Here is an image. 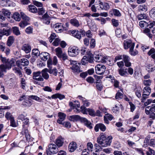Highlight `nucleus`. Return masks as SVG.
I'll use <instances>...</instances> for the list:
<instances>
[{
	"instance_id": "5",
	"label": "nucleus",
	"mask_w": 155,
	"mask_h": 155,
	"mask_svg": "<svg viewBox=\"0 0 155 155\" xmlns=\"http://www.w3.org/2000/svg\"><path fill=\"white\" fill-rule=\"evenodd\" d=\"M48 150L47 151L49 152L51 154H55L58 152L59 150L58 147L54 144H50L48 145Z\"/></svg>"
},
{
	"instance_id": "19",
	"label": "nucleus",
	"mask_w": 155,
	"mask_h": 155,
	"mask_svg": "<svg viewBox=\"0 0 155 155\" xmlns=\"http://www.w3.org/2000/svg\"><path fill=\"white\" fill-rule=\"evenodd\" d=\"M41 59L44 61H46L50 58L49 54L46 52H42L40 54Z\"/></svg>"
},
{
	"instance_id": "62",
	"label": "nucleus",
	"mask_w": 155,
	"mask_h": 155,
	"mask_svg": "<svg viewBox=\"0 0 155 155\" xmlns=\"http://www.w3.org/2000/svg\"><path fill=\"white\" fill-rule=\"evenodd\" d=\"M10 121V126L13 127H15L17 126V124L15 121L14 118L11 120Z\"/></svg>"
},
{
	"instance_id": "15",
	"label": "nucleus",
	"mask_w": 155,
	"mask_h": 155,
	"mask_svg": "<svg viewBox=\"0 0 155 155\" xmlns=\"http://www.w3.org/2000/svg\"><path fill=\"white\" fill-rule=\"evenodd\" d=\"M23 129L21 132V134L22 135H25L26 138V140L29 141L30 139V136L29 135L28 130L27 129H25V126L24 125H23Z\"/></svg>"
},
{
	"instance_id": "33",
	"label": "nucleus",
	"mask_w": 155,
	"mask_h": 155,
	"mask_svg": "<svg viewBox=\"0 0 155 155\" xmlns=\"http://www.w3.org/2000/svg\"><path fill=\"white\" fill-rule=\"evenodd\" d=\"M12 30L13 34L16 36L19 35H21V32L18 27L14 26L12 28Z\"/></svg>"
},
{
	"instance_id": "11",
	"label": "nucleus",
	"mask_w": 155,
	"mask_h": 155,
	"mask_svg": "<svg viewBox=\"0 0 155 155\" xmlns=\"http://www.w3.org/2000/svg\"><path fill=\"white\" fill-rule=\"evenodd\" d=\"M41 73L40 71L33 72V78L34 80L37 81H43L44 79L41 76Z\"/></svg>"
},
{
	"instance_id": "2",
	"label": "nucleus",
	"mask_w": 155,
	"mask_h": 155,
	"mask_svg": "<svg viewBox=\"0 0 155 155\" xmlns=\"http://www.w3.org/2000/svg\"><path fill=\"white\" fill-rule=\"evenodd\" d=\"M87 56H84L81 59V62L83 65H85L88 62L92 63L93 62V54L90 51L86 52Z\"/></svg>"
},
{
	"instance_id": "4",
	"label": "nucleus",
	"mask_w": 155,
	"mask_h": 155,
	"mask_svg": "<svg viewBox=\"0 0 155 155\" xmlns=\"http://www.w3.org/2000/svg\"><path fill=\"white\" fill-rule=\"evenodd\" d=\"M80 52V50L76 47H70L68 49V53L70 56L75 57Z\"/></svg>"
},
{
	"instance_id": "41",
	"label": "nucleus",
	"mask_w": 155,
	"mask_h": 155,
	"mask_svg": "<svg viewBox=\"0 0 155 155\" xmlns=\"http://www.w3.org/2000/svg\"><path fill=\"white\" fill-rule=\"evenodd\" d=\"M151 92V88L150 87L146 86L143 90V94H147L150 95Z\"/></svg>"
},
{
	"instance_id": "6",
	"label": "nucleus",
	"mask_w": 155,
	"mask_h": 155,
	"mask_svg": "<svg viewBox=\"0 0 155 155\" xmlns=\"http://www.w3.org/2000/svg\"><path fill=\"white\" fill-rule=\"evenodd\" d=\"M112 139V136H109L106 140L99 141L98 143L103 147H107L110 145Z\"/></svg>"
},
{
	"instance_id": "57",
	"label": "nucleus",
	"mask_w": 155,
	"mask_h": 155,
	"mask_svg": "<svg viewBox=\"0 0 155 155\" xmlns=\"http://www.w3.org/2000/svg\"><path fill=\"white\" fill-rule=\"evenodd\" d=\"M123 97V94L122 93L118 92L116 94L115 98L116 99L119 100L122 99Z\"/></svg>"
},
{
	"instance_id": "50",
	"label": "nucleus",
	"mask_w": 155,
	"mask_h": 155,
	"mask_svg": "<svg viewBox=\"0 0 155 155\" xmlns=\"http://www.w3.org/2000/svg\"><path fill=\"white\" fill-rule=\"evenodd\" d=\"M87 151H92L93 148V145L91 142H88L87 143Z\"/></svg>"
},
{
	"instance_id": "45",
	"label": "nucleus",
	"mask_w": 155,
	"mask_h": 155,
	"mask_svg": "<svg viewBox=\"0 0 155 155\" xmlns=\"http://www.w3.org/2000/svg\"><path fill=\"white\" fill-rule=\"evenodd\" d=\"M103 60V63H107L108 64L110 62V58L109 57L104 56Z\"/></svg>"
},
{
	"instance_id": "1",
	"label": "nucleus",
	"mask_w": 155,
	"mask_h": 155,
	"mask_svg": "<svg viewBox=\"0 0 155 155\" xmlns=\"http://www.w3.org/2000/svg\"><path fill=\"white\" fill-rule=\"evenodd\" d=\"M66 62H68V63L70 64L71 66L70 68L72 71L75 74H77L82 72V71L80 69V66L79 63L76 61L68 60Z\"/></svg>"
},
{
	"instance_id": "24",
	"label": "nucleus",
	"mask_w": 155,
	"mask_h": 155,
	"mask_svg": "<svg viewBox=\"0 0 155 155\" xmlns=\"http://www.w3.org/2000/svg\"><path fill=\"white\" fill-rule=\"evenodd\" d=\"M78 97L80 100L82 101L83 104L84 106L86 107H88L90 105V102L85 98L82 97L81 96H78Z\"/></svg>"
},
{
	"instance_id": "36",
	"label": "nucleus",
	"mask_w": 155,
	"mask_h": 155,
	"mask_svg": "<svg viewBox=\"0 0 155 155\" xmlns=\"http://www.w3.org/2000/svg\"><path fill=\"white\" fill-rule=\"evenodd\" d=\"M40 54L37 49L34 48L32 50L31 55L33 57H37L39 55L40 56Z\"/></svg>"
},
{
	"instance_id": "64",
	"label": "nucleus",
	"mask_w": 155,
	"mask_h": 155,
	"mask_svg": "<svg viewBox=\"0 0 155 155\" xmlns=\"http://www.w3.org/2000/svg\"><path fill=\"white\" fill-rule=\"evenodd\" d=\"M116 36L118 37H120L121 36V30L120 28H117L115 31Z\"/></svg>"
},
{
	"instance_id": "29",
	"label": "nucleus",
	"mask_w": 155,
	"mask_h": 155,
	"mask_svg": "<svg viewBox=\"0 0 155 155\" xmlns=\"http://www.w3.org/2000/svg\"><path fill=\"white\" fill-rule=\"evenodd\" d=\"M82 117H81L78 115H73L69 116V120L71 121H78L79 120H81Z\"/></svg>"
},
{
	"instance_id": "12",
	"label": "nucleus",
	"mask_w": 155,
	"mask_h": 155,
	"mask_svg": "<svg viewBox=\"0 0 155 155\" xmlns=\"http://www.w3.org/2000/svg\"><path fill=\"white\" fill-rule=\"evenodd\" d=\"M81 121L89 129H91L93 128V125L92 123L90 121H89L86 118L82 117L81 119Z\"/></svg>"
},
{
	"instance_id": "20",
	"label": "nucleus",
	"mask_w": 155,
	"mask_h": 155,
	"mask_svg": "<svg viewBox=\"0 0 155 155\" xmlns=\"http://www.w3.org/2000/svg\"><path fill=\"white\" fill-rule=\"evenodd\" d=\"M21 49L24 51L26 53H29L31 50L30 45L28 44L24 45L21 48Z\"/></svg>"
},
{
	"instance_id": "14",
	"label": "nucleus",
	"mask_w": 155,
	"mask_h": 155,
	"mask_svg": "<svg viewBox=\"0 0 155 155\" xmlns=\"http://www.w3.org/2000/svg\"><path fill=\"white\" fill-rule=\"evenodd\" d=\"M64 139L61 137H58L56 140L55 143L58 147L62 146L64 143Z\"/></svg>"
},
{
	"instance_id": "56",
	"label": "nucleus",
	"mask_w": 155,
	"mask_h": 155,
	"mask_svg": "<svg viewBox=\"0 0 155 155\" xmlns=\"http://www.w3.org/2000/svg\"><path fill=\"white\" fill-rule=\"evenodd\" d=\"M29 98H31L39 102H41V99L37 96L31 95L28 96Z\"/></svg>"
},
{
	"instance_id": "18",
	"label": "nucleus",
	"mask_w": 155,
	"mask_h": 155,
	"mask_svg": "<svg viewBox=\"0 0 155 155\" xmlns=\"http://www.w3.org/2000/svg\"><path fill=\"white\" fill-rule=\"evenodd\" d=\"M74 102L75 103L74 104L72 102H70L69 105L73 107L74 109H75L76 110V113H78L80 112L79 110H78L77 108L80 107V104L78 101H74Z\"/></svg>"
},
{
	"instance_id": "58",
	"label": "nucleus",
	"mask_w": 155,
	"mask_h": 155,
	"mask_svg": "<svg viewBox=\"0 0 155 155\" xmlns=\"http://www.w3.org/2000/svg\"><path fill=\"white\" fill-rule=\"evenodd\" d=\"M2 15H4L5 16H10V12L9 11L5 9H3L2 10Z\"/></svg>"
},
{
	"instance_id": "43",
	"label": "nucleus",
	"mask_w": 155,
	"mask_h": 155,
	"mask_svg": "<svg viewBox=\"0 0 155 155\" xmlns=\"http://www.w3.org/2000/svg\"><path fill=\"white\" fill-rule=\"evenodd\" d=\"M48 72L50 74L56 76L58 74L57 69L56 68L53 69H50L48 70Z\"/></svg>"
},
{
	"instance_id": "22",
	"label": "nucleus",
	"mask_w": 155,
	"mask_h": 155,
	"mask_svg": "<svg viewBox=\"0 0 155 155\" xmlns=\"http://www.w3.org/2000/svg\"><path fill=\"white\" fill-rule=\"evenodd\" d=\"M28 10L31 12L35 13L38 12L37 8L34 5H30L28 6Z\"/></svg>"
},
{
	"instance_id": "28",
	"label": "nucleus",
	"mask_w": 155,
	"mask_h": 155,
	"mask_svg": "<svg viewBox=\"0 0 155 155\" xmlns=\"http://www.w3.org/2000/svg\"><path fill=\"white\" fill-rule=\"evenodd\" d=\"M103 56L101 55L97 54L95 55L93 58L94 57V60L97 62L102 63Z\"/></svg>"
},
{
	"instance_id": "34",
	"label": "nucleus",
	"mask_w": 155,
	"mask_h": 155,
	"mask_svg": "<svg viewBox=\"0 0 155 155\" xmlns=\"http://www.w3.org/2000/svg\"><path fill=\"white\" fill-rule=\"evenodd\" d=\"M119 74L121 76L124 77H127L128 74L126 71V69L125 70L124 69H120L118 70Z\"/></svg>"
},
{
	"instance_id": "3",
	"label": "nucleus",
	"mask_w": 155,
	"mask_h": 155,
	"mask_svg": "<svg viewBox=\"0 0 155 155\" xmlns=\"http://www.w3.org/2000/svg\"><path fill=\"white\" fill-rule=\"evenodd\" d=\"M15 60L14 58H12L10 60H8L5 64L1 65V68L4 70L5 69H9L12 66L15 65Z\"/></svg>"
},
{
	"instance_id": "46",
	"label": "nucleus",
	"mask_w": 155,
	"mask_h": 155,
	"mask_svg": "<svg viewBox=\"0 0 155 155\" xmlns=\"http://www.w3.org/2000/svg\"><path fill=\"white\" fill-rule=\"evenodd\" d=\"M146 69L149 72H151L154 71L155 68L153 65L149 64L147 66Z\"/></svg>"
},
{
	"instance_id": "39",
	"label": "nucleus",
	"mask_w": 155,
	"mask_h": 155,
	"mask_svg": "<svg viewBox=\"0 0 155 155\" xmlns=\"http://www.w3.org/2000/svg\"><path fill=\"white\" fill-rule=\"evenodd\" d=\"M13 70L15 73L18 74L20 77H21L22 76V74L19 68L14 67L13 68Z\"/></svg>"
},
{
	"instance_id": "52",
	"label": "nucleus",
	"mask_w": 155,
	"mask_h": 155,
	"mask_svg": "<svg viewBox=\"0 0 155 155\" xmlns=\"http://www.w3.org/2000/svg\"><path fill=\"white\" fill-rule=\"evenodd\" d=\"M20 14L21 15L22 18L24 20L29 21L30 20L29 18L23 12H20Z\"/></svg>"
},
{
	"instance_id": "59",
	"label": "nucleus",
	"mask_w": 155,
	"mask_h": 155,
	"mask_svg": "<svg viewBox=\"0 0 155 155\" xmlns=\"http://www.w3.org/2000/svg\"><path fill=\"white\" fill-rule=\"evenodd\" d=\"M150 13L151 17L155 19V7L151 9Z\"/></svg>"
},
{
	"instance_id": "55",
	"label": "nucleus",
	"mask_w": 155,
	"mask_h": 155,
	"mask_svg": "<svg viewBox=\"0 0 155 155\" xmlns=\"http://www.w3.org/2000/svg\"><path fill=\"white\" fill-rule=\"evenodd\" d=\"M114 84V87L116 88H117L119 87V82L115 79H113L112 81H111Z\"/></svg>"
},
{
	"instance_id": "21",
	"label": "nucleus",
	"mask_w": 155,
	"mask_h": 155,
	"mask_svg": "<svg viewBox=\"0 0 155 155\" xmlns=\"http://www.w3.org/2000/svg\"><path fill=\"white\" fill-rule=\"evenodd\" d=\"M109 13L111 15H114L115 16L120 17L121 16V14L119 10L113 9Z\"/></svg>"
},
{
	"instance_id": "47",
	"label": "nucleus",
	"mask_w": 155,
	"mask_h": 155,
	"mask_svg": "<svg viewBox=\"0 0 155 155\" xmlns=\"http://www.w3.org/2000/svg\"><path fill=\"white\" fill-rule=\"evenodd\" d=\"M134 48H130L129 51V53L130 55L135 56L138 54V51L136 50H134Z\"/></svg>"
},
{
	"instance_id": "8",
	"label": "nucleus",
	"mask_w": 155,
	"mask_h": 155,
	"mask_svg": "<svg viewBox=\"0 0 155 155\" xmlns=\"http://www.w3.org/2000/svg\"><path fill=\"white\" fill-rule=\"evenodd\" d=\"M99 3L97 8L98 10H105L108 9L110 7L108 3L105 2H102L99 1Z\"/></svg>"
},
{
	"instance_id": "63",
	"label": "nucleus",
	"mask_w": 155,
	"mask_h": 155,
	"mask_svg": "<svg viewBox=\"0 0 155 155\" xmlns=\"http://www.w3.org/2000/svg\"><path fill=\"white\" fill-rule=\"evenodd\" d=\"M60 42V39L58 38H57L55 39L52 44L53 45L57 46L58 45Z\"/></svg>"
},
{
	"instance_id": "53",
	"label": "nucleus",
	"mask_w": 155,
	"mask_h": 155,
	"mask_svg": "<svg viewBox=\"0 0 155 155\" xmlns=\"http://www.w3.org/2000/svg\"><path fill=\"white\" fill-rule=\"evenodd\" d=\"M88 109H87L84 106H82L81 107V112L84 114H87L88 113Z\"/></svg>"
},
{
	"instance_id": "51",
	"label": "nucleus",
	"mask_w": 155,
	"mask_h": 155,
	"mask_svg": "<svg viewBox=\"0 0 155 155\" xmlns=\"http://www.w3.org/2000/svg\"><path fill=\"white\" fill-rule=\"evenodd\" d=\"M143 83L144 85L148 87L151 85V81L150 79L144 80L143 81Z\"/></svg>"
},
{
	"instance_id": "61",
	"label": "nucleus",
	"mask_w": 155,
	"mask_h": 155,
	"mask_svg": "<svg viewBox=\"0 0 155 155\" xmlns=\"http://www.w3.org/2000/svg\"><path fill=\"white\" fill-rule=\"evenodd\" d=\"M96 83L97 88L99 91H101L102 89L103 85L101 83H100L98 82H96Z\"/></svg>"
},
{
	"instance_id": "23",
	"label": "nucleus",
	"mask_w": 155,
	"mask_h": 155,
	"mask_svg": "<svg viewBox=\"0 0 155 155\" xmlns=\"http://www.w3.org/2000/svg\"><path fill=\"white\" fill-rule=\"evenodd\" d=\"M56 54L59 58H61L62 54L64 53L63 52L62 50L60 47H58L55 49Z\"/></svg>"
},
{
	"instance_id": "25",
	"label": "nucleus",
	"mask_w": 155,
	"mask_h": 155,
	"mask_svg": "<svg viewBox=\"0 0 155 155\" xmlns=\"http://www.w3.org/2000/svg\"><path fill=\"white\" fill-rule=\"evenodd\" d=\"M48 69L45 68L42 71V75L43 78L45 79H48L49 78V75L47 72H48Z\"/></svg>"
},
{
	"instance_id": "49",
	"label": "nucleus",
	"mask_w": 155,
	"mask_h": 155,
	"mask_svg": "<svg viewBox=\"0 0 155 155\" xmlns=\"http://www.w3.org/2000/svg\"><path fill=\"white\" fill-rule=\"evenodd\" d=\"M13 18L16 21H19L21 20V18L20 17V14L19 13H15L13 15Z\"/></svg>"
},
{
	"instance_id": "35",
	"label": "nucleus",
	"mask_w": 155,
	"mask_h": 155,
	"mask_svg": "<svg viewBox=\"0 0 155 155\" xmlns=\"http://www.w3.org/2000/svg\"><path fill=\"white\" fill-rule=\"evenodd\" d=\"M137 18L139 20L143 19L147 20L148 19V16L146 14H140L137 15Z\"/></svg>"
},
{
	"instance_id": "32",
	"label": "nucleus",
	"mask_w": 155,
	"mask_h": 155,
	"mask_svg": "<svg viewBox=\"0 0 155 155\" xmlns=\"http://www.w3.org/2000/svg\"><path fill=\"white\" fill-rule=\"evenodd\" d=\"M22 104L26 107H30L31 104L32 103L30 101V98L28 97V98H26L25 99L24 101L22 102Z\"/></svg>"
},
{
	"instance_id": "10",
	"label": "nucleus",
	"mask_w": 155,
	"mask_h": 155,
	"mask_svg": "<svg viewBox=\"0 0 155 155\" xmlns=\"http://www.w3.org/2000/svg\"><path fill=\"white\" fill-rule=\"evenodd\" d=\"M51 18V17L48 15V12H46L42 16L41 18V20L44 23L48 25L50 22V20Z\"/></svg>"
},
{
	"instance_id": "42",
	"label": "nucleus",
	"mask_w": 155,
	"mask_h": 155,
	"mask_svg": "<svg viewBox=\"0 0 155 155\" xmlns=\"http://www.w3.org/2000/svg\"><path fill=\"white\" fill-rule=\"evenodd\" d=\"M5 117L7 120H9L14 118L12 114L9 112H7L5 113Z\"/></svg>"
},
{
	"instance_id": "26",
	"label": "nucleus",
	"mask_w": 155,
	"mask_h": 155,
	"mask_svg": "<svg viewBox=\"0 0 155 155\" xmlns=\"http://www.w3.org/2000/svg\"><path fill=\"white\" fill-rule=\"evenodd\" d=\"M10 35V33L9 30L7 29H5L4 28L3 29L0 30V38H1L4 35L7 36Z\"/></svg>"
},
{
	"instance_id": "30",
	"label": "nucleus",
	"mask_w": 155,
	"mask_h": 155,
	"mask_svg": "<svg viewBox=\"0 0 155 155\" xmlns=\"http://www.w3.org/2000/svg\"><path fill=\"white\" fill-rule=\"evenodd\" d=\"M70 23L72 25L76 27H78L80 25L78 21L75 18L71 19L70 20Z\"/></svg>"
},
{
	"instance_id": "60",
	"label": "nucleus",
	"mask_w": 155,
	"mask_h": 155,
	"mask_svg": "<svg viewBox=\"0 0 155 155\" xmlns=\"http://www.w3.org/2000/svg\"><path fill=\"white\" fill-rule=\"evenodd\" d=\"M45 10L43 8H39L38 10V13L39 15H42L45 13Z\"/></svg>"
},
{
	"instance_id": "13",
	"label": "nucleus",
	"mask_w": 155,
	"mask_h": 155,
	"mask_svg": "<svg viewBox=\"0 0 155 155\" xmlns=\"http://www.w3.org/2000/svg\"><path fill=\"white\" fill-rule=\"evenodd\" d=\"M66 115L62 112H59L58 114V119L57 121L58 123L60 124H62L63 121L65 120Z\"/></svg>"
},
{
	"instance_id": "38",
	"label": "nucleus",
	"mask_w": 155,
	"mask_h": 155,
	"mask_svg": "<svg viewBox=\"0 0 155 155\" xmlns=\"http://www.w3.org/2000/svg\"><path fill=\"white\" fill-rule=\"evenodd\" d=\"M14 39L13 36H10L8 37L7 45L9 46H10L14 42Z\"/></svg>"
},
{
	"instance_id": "7",
	"label": "nucleus",
	"mask_w": 155,
	"mask_h": 155,
	"mask_svg": "<svg viewBox=\"0 0 155 155\" xmlns=\"http://www.w3.org/2000/svg\"><path fill=\"white\" fill-rule=\"evenodd\" d=\"M106 67L103 65L98 64L95 67L96 73L98 74H102L104 72Z\"/></svg>"
},
{
	"instance_id": "16",
	"label": "nucleus",
	"mask_w": 155,
	"mask_h": 155,
	"mask_svg": "<svg viewBox=\"0 0 155 155\" xmlns=\"http://www.w3.org/2000/svg\"><path fill=\"white\" fill-rule=\"evenodd\" d=\"M55 30L58 33L61 32L64 29V27L62 24L60 23H58L55 25L54 26Z\"/></svg>"
},
{
	"instance_id": "17",
	"label": "nucleus",
	"mask_w": 155,
	"mask_h": 155,
	"mask_svg": "<svg viewBox=\"0 0 155 155\" xmlns=\"http://www.w3.org/2000/svg\"><path fill=\"white\" fill-rule=\"evenodd\" d=\"M77 147L76 143L74 141L70 143L68 146V150L70 152H72L75 151Z\"/></svg>"
},
{
	"instance_id": "54",
	"label": "nucleus",
	"mask_w": 155,
	"mask_h": 155,
	"mask_svg": "<svg viewBox=\"0 0 155 155\" xmlns=\"http://www.w3.org/2000/svg\"><path fill=\"white\" fill-rule=\"evenodd\" d=\"M150 30L148 28L145 29L143 31L144 33L146 34L150 38H151L152 37V35L150 33Z\"/></svg>"
},
{
	"instance_id": "44",
	"label": "nucleus",
	"mask_w": 155,
	"mask_h": 155,
	"mask_svg": "<svg viewBox=\"0 0 155 155\" xmlns=\"http://www.w3.org/2000/svg\"><path fill=\"white\" fill-rule=\"evenodd\" d=\"M147 7L145 5H140L138 6V10L140 12H145L147 10Z\"/></svg>"
},
{
	"instance_id": "48",
	"label": "nucleus",
	"mask_w": 155,
	"mask_h": 155,
	"mask_svg": "<svg viewBox=\"0 0 155 155\" xmlns=\"http://www.w3.org/2000/svg\"><path fill=\"white\" fill-rule=\"evenodd\" d=\"M106 139H107V138L105 134H101L100 135V137L99 138H97V143H98L99 141H102L106 140Z\"/></svg>"
},
{
	"instance_id": "40",
	"label": "nucleus",
	"mask_w": 155,
	"mask_h": 155,
	"mask_svg": "<svg viewBox=\"0 0 155 155\" xmlns=\"http://www.w3.org/2000/svg\"><path fill=\"white\" fill-rule=\"evenodd\" d=\"M28 21L26 20H24L21 21V22L19 23V25L20 27L23 28L29 24L28 22Z\"/></svg>"
},
{
	"instance_id": "9",
	"label": "nucleus",
	"mask_w": 155,
	"mask_h": 155,
	"mask_svg": "<svg viewBox=\"0 0 155 155\" xmlns=\"http://www.w3.org/2000/svg\"><path fill=\"white\" fill-rule=\"evenodd\" d=\"M124 46L125 49H127L130 48H134L135 44L132 42L131 40L129 39H127L124 41Z\"/></svg>"
},
{
	"instance_id": "37",
	"label": "nucleus",
	"mask_w": 155,
	"mask_h": 155,
	"mask_svg": "<svg viewBox=\"0 0 155 155\" xmlns=\"http://www.w3.org/2000/svg\"><path fill=\"white\" fill-rule=\"evenodd\" d=\"M29 61L26 59L22 58L21 59V64L23 66H26L28 65Z\"/></svg>"
},
{
	"instance_id": "31",
	"label": "nucleus",
	"mask_w": 155,
	"mask_h": 155,
	"mask_svg": "<svg viewBox=\"0 0 155 155\" xmlns=\"http://www.w3.org/2000/svg\"><path fill=\"white\" fill-rule=\"evenodd\" d=\"M51 98L53 99L58 98L60 100H62L65 98V96L64 95L57 93L52 95Z\"/></svg>"
},
{
	"instance_id": "27",
	"label": "nucleus",
	"mask_w": 155,
	"mask_h": 155,
	"mask_svg": "<svg viewBox=\"0 0 155 155\" xmlns=\"http://www.w3.org/2000/svg\"><path fill=\"white\" fill-rule=\"evenodd\" d=\"M71 34L73 35L79 39L81 38V33L76 30H73L71 32Z\"/></svg>"
}]
</instances>
